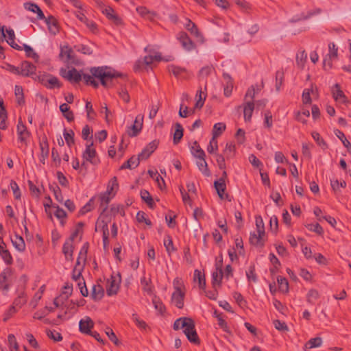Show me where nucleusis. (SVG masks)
Segmentation results:
<instances>
[{"label":"nucleus","mask_w":351,"mask_h":351,"mask_svg":"<svg viewBox=\"0 0 351 351\" xmlns=\"http://www.w3.org/2000/svg\"><path fill=\"white\" fill-rule=\"evenodd\" d=\"M169 71L172 73L176 77H180L182 73H186V70L184 68L175 66V65H169L168 66Z\"/></svg>","instance_id":"obj_48"},{"label":"nucleus","mask_w":351,"mask_h":351,"mask_svg":"<svg viewBox=\"0 0 351 351\" xmlns=\"http://www.w3.org/2000/svg\"><path fill=\"white\" fill-rule=\"evenodd\" d=\"M233 298L239 306L243 308L247 306V301L244 299V298L240 293L234 292Z\"/></svg>","instance_id":"obj_61"},{"label":"nucleus","mask_w":351,"mask_h":351,"mask_svg":"<svg viewBox=\"0 0 351 351\" xmlns=\"http://www.w3.org/2000/svg\"><path fill=\"white\" fill-rule=\"evenodd\" d=\"M173 328L175 330L183 329V332L191 343L195 345L200 343V339L195 329V322L192 318L182 317L177 319L173 323Z\"/></svg>","instance_id":"obj_2"},{"label":"nucleus","mask_w":351,"mask_h":351,"mask_svg":"<svg viewBox=\"0 0 351 351\" xmlns=\"http://www.w3.org/2000/svg\"><path fill=\"white\" fill-rule=\"evenodd\" d=\"M39 146L40 149L39 160L43 164H45V160L48 158L49 152V143L46 135L44 134L42 137V140L39 143Z\"/></svg>","instance_id":"obj_9"},{"label":"nucleus","mask_w":351,"mask_h":351,"mask_svg":"<svg viewBox=\"0 0 351 351\" xmlns=\"http://www.w3.org/2000/svg\"><path fill=\"white\" fill-rule=\"evenodd\" d=\"M17 291L19 292V294L17 298L14 299L13 304L16 307L21 308L27 302L26 295L23 290L17 289Z\"/></svg>","instance_id":"obj_34"},{"label":"nucleus","mask_w":351,"mask_h":351,"mask_svg":"<svg viewBox=\"0 0 351 351\" xmlns=\"http://www.w3.org/2000/svg\"><path fill=\"white\" fill-rule=\"evenodd\" d=\"M197 160L196 162V165L199 169V170L205 176H210V171L208 167V164L205 160V157H203L202 158H197Z\"/></svg>","instance_id":"obj_25"},{"label":"nucleus","mask_w":351,"mask_h":351,"mask_svg":"<svg viewBox=\"0 0 351 351\" xmlns=\"http://www.w3.org/2000/svg\"><path fill=\"white\" fill-rule=\"evenodd\" d=\"M82 76L86 85H90L95 88H98L99 84L95 80V76H93L92 73L91 75L88 74H83Z\"/></svg>","instance_id":"obj_47"},{"label":"nucleus","mask_w":351,"mask_h":351,"mask_svg":"<svg viewBox=\"0 0 351 351\" xmlns=\"http://www.w3.org/2000/svg\"><path fill=\"white\" fill-rule=\"evenodd\" d=\"M48 76H50L49 73H40L38 75H36L34 80H38L39 82H40L43 86L45 87H47L48 86V81L49 78Z\"/></svg>","instance_id":"obj_53"},{"label":"nucleus","mask_w":351,"mask_h":351,"mask_svg":"<svg viewBox=\"0 0 351 351\" xmlns=\"http://www.w3.org/2000/svg\"><path fill=\"white\" fill-rule=\"evenodd\" d=\"M185 297L184 291L182 289H177V291H174L171 295V302L176 305L179 309H182L184 307V300Z\"/></svg>","instance_id":"obj_14"},{"label":"nucleus","mask_w":351,"mask_h":351,"mask_svg":"<svg viewBox=\"0 0 351 351\" xmlns=\"http://www.w3.org/2000/svg\"><path fill=\"white\" fill-rule=\"evenodd\" d=\"M234 152L235 145L232 142L227 143L226 145V147L223 151L226 158L227 159L232 158L234 156Z\"/></svg>","instance_id":"obj_42"},{"label":"nucleus","mask_w":351,"mask_h":351,"mask_svg":"<svg viewBox=\"0 0 351 351\" xmlns=\"http://www.w3.org/2000/svg\"><path fill=\"white\" fill-rule=\"evenodd\" d=\"M17 134L19 136V140L21 142L26 143L27 138L30 136V132L27 130V127L23 124L21 119H19L17 126H16Z\"/></svg>","instance_id":"obj_15"},{"label":"nucleus","mask_w":351,"mask_h":351,"mask_svg":"<svg viewBox=\"0 0 351 351\" xmlns=\"http://www.w3.org/2000/svg\"><path fill=\"white\" fill-rule=\"evenodd\" d=\"M178 38L184 49L187 51H191L195 48V44L186 32H180Z\"/></svg>","instance_id":"obj_13"},{"label":"nucleus","mask_w":351,"mask_h":351,"mask_svg":"<svg viewBox=\"0 0 351 351\" xmlns=\"http://www.w3.org/2000/svg\"><path fill=\"white\" fill-rule=\"evenodd\" d=\"M60 110L68 121L71 122L74 120L73 112L70 110V107L67 104L64 103L61 104L60 106Z\"/></svg>","instance_id":"obj_28"},{"label":"nucleus","mask_w":351,"mask_h":351,"mask_svg":"<svg viewBox=\"0 0 351 351\" xmlns=\"http://www.w3.org/2000/svg\"><path fill=\"white\" fill-rule=\"evenodd\" d=\"M89 244L88 242L84 243L78 254L79 259H82V265H85Z\"/></svg>","instance_id":"obj_49"},{"label":"nucleus","mask_w":351,"mask_h":351,"mask_svg":"<svg viewBox=\"0 0 351 351\" xmlns=\"http://www.w3.org/2000/svg\"><path fill=\"white\" fill-rule=\"evenodd\" d=\"M78 19L82 23H85L86 25L94 32L97 29V25L93 21H89L87 17L83 13H79L77 14Z\"/></svg>","instance_id":"obj_35"},{"label":"nucleus","mask_w":351,"mask_h":351,"mask_svg":"<svg viewBox=\"0 0 351 351\" xmlns=\"http://www.w3.org/2000/svg\"><path fill=\"white\" fill-rule=\"evenodd\" d=\"M306 226L310 231L314 232L319 235H322L324 233L322 227L318 223L308 224Z\"/></svg>","instance_id":"obj_64"},{"label":"nucleus","mask_w":351,"mask_h":351,"mask_svg":"<svg viewBox=\"0 0 351 351\" xmlns=\"http://www.w3.org/2000/svg\"><path fill=\"white\" fill-rule=\"evenodd\" d=\"M72 241L66 240L62 246V253L67 261H73L74 246Z\"/></svg>","instance_id":"obj_18"},{"label":"nucleus","mask_w":351,"mask_h":351,"mask_svg":"<svg viewBox=\"0 0 351 351\" xmlns=\"http://www.w3.org/2000/svg\"><path fill=\"white\" fill-rule=\"evenodd\" d=\"M23 49L25 51L26 56L28 58H31L35 60V62H38L39 56L37 53H36L32 47L27 45L26 44H23Z\"/></svg>","instance_id":"obj_44"},{"label":"nucleus","mask_w":351,"mask_h":351,"mask_svg":"<svg viewBox=\"0 0 351 351\" xmlns=\"http://www.w3.org/2000/svg\"><path fill=\"white\" fill-rule=\"evenodd\" d=\"M110 195H108L107 192H105L104 194H101L100 195V200H101V204H100V208H101V215H103L106 210L108 209V204H109L111 197H110Z\"/></svg>","instance_id":"obj_37"},{"label":"nucleus","mask_w":351,"mask_h":351,"mask_svg":"<svg viewBox=\"0 0 351 351\" xmlns=\"http://www.w3.org/2000/svg\"><path fill=\"white\" fill-rule=\"evenodd\" d=\"M185 27L188 31L191 32V34L194 35L196 38L201 39L203 38L197 25L191 20L188 19V22L186 24Z\"/></svg>","instance_id":"obj_31"},{"label":"nucleus","mask_w":351,"mask_h":351,"mask_svg":"<svg viewBox=\"0 0 351 351\" xmlns=\"http://www.w3.org/2000/svg\"><path fill=\"white\" fill-rule=\"evenodd\" d=\"M213 70L214 68L212 66H204L199 70L198 77L199 79H204L210 75Z\"/></svg>","instance_id":"obj_50"},{"label":"nucleus","mask_w":351,"mask_h":351,"mask_svg":"<svg viewBox=\"0 0 351 351\" xmlns=\"http://www.w3.org/2000/svg\"><path fill=\"white\" fill-rule=\"evenodd\" d=\"M60 74L72 84H78L82 79V74L75 68H72L68 71L66 69H62Z\"/></svg>","instance_id":"obj_5"},{"label":"nucleus","mask_w":351,"mask_h":351,"mask_svg":"<svg viewBox=\"0 0 351 351\" xmlns=\"http://www.w3.org/2000/svg\"><path fill=\"white\" fill-rule=\"evenodd\" d=\"M93 326V321L88 316L85 319H82L79 322V330L83 334L89 335Z\"/></svg>","instance_id":"obj_12"},{"label":"nucleus","mask_w":351,"mask_h":351,"mask_svg":"<svg viewBox=\"0 0 351 351\" xmlns=\"http://www.w3.org/2000/svg\"><path fill=\"white\" fill-rule=\"evenodd\" d=\"M226 124L223 123H215L213 128V141H215V138L219 136L226 130Z\"/></svg>","instance_id":"obj_32"},{"label":"nucleus","mask_w":351,"mask_h":351,"mask_svg":"<svg viewBox=\"0 0 351 351\" xmlns=\"http://www.w3.org/2000/svg\"><path fill=\"white\" fill-rule=\"evenodd\" d=\"M279 289L282 293H287L289 291V282L286 278L278 276L277 278Z\"/></svg>","instance_id":"obj_41"},{"label":"nucleus","mask_w":351,"mask_h":351,"mask_svg":"<svg viewBox=\"0 0 351 351\" xmlns=\"http://www.w3.org/2000/svg\"><path fill=\"white\" fill-rule=\"evenodd\" d=\"M101 230L103 232V245L104 250H108V245H109V240H108V236H109V230L107 222L102 220L101 221Z\"/></svg>","instance_id":"obj_23"},{"label":"nucleus","mask_w":351,"mask_h":351,"mask_svg":"<svg viewBox=\"0 0 351 351\" xmlns=\"http://www.w3.org/2000/svg\"><path fill=\"white\" fill-rule=\"evenodd\" d=\"M319 297L318 291L315 289H310L307 293L306 298L307 301L309 303H314Z\"/></svg>","instance_id":"obj_59"},{"label":"nucleus","mask_w":351,"mask_h":351,"mask_svg":"<svg viewBox=\"0 0 351 351\" xmlns=\"http://www.w3.org/2000/svg\"><path fill=\"white\" fill-rule=\"evenodd\" d=\"M158 144V141H152L149 144H147V146L142 150V152L138 154V157H140L141 160L147 159L151 156V154L157 149Z\"/></svg>","instance_id":"obj_10"},{"label":"nucleus","mask_w":351,"mask_h":351,"mask_svg":"<svg viewBox=\"0 0 351 351\" xmlns=\"http://www.w3.org/2000/svg\"><path fill=\"white\" fill-rule=\"evenodd\" d=\"M264 236L265 234H262L257 231L256 232H251L249 239L250 243L256 247H263L265 245Z\"/></svg>","instance_id":"obj_17"},{"label":"nucleus","mask_w":351,"mask_h":351,"mask_svg":"<svg viewBox=\"0 0 351 351\" xmlns=\"http://www.w3.org/2000/svg\"><path fill=\"white\" fill-rule=\"evenodd\" d=\"M45 23L47 25L49 32L53 35H56L59 32L58 21L52 15L45 19Z\"/></svg>","instance_id":"obj_20"},{"label":"nucleus","mask_w":351,"mask_h":351,"mask_svg":"<svg viewBox=\"0 0 351 351\" xmlns=\"http://www.w3.org/2000/svg\"><path fill=\"white\" fill-rule=\"evenodd\" d=\"M215 189L220 199H224V192L226 189V182H221L220 180H215L214 182Z\"/></svg>","instance_id":"obj_36"},{"label":"nucleus","mask_w":351,"mask_h":351,"mask_svg":"<svg viewBox=\"0 0 351 351\" xmlns=\"http://www.w3.org/2000/svg\"><path fill=\"white\" fill-rule=\"evenodd\" d=\"M254 110V102L252 101H247L244 104V119L245 121L249 122L251 121L253 111Z\"/></svg>","instance_id":"obj_22"},{"label":"nucleus","mask_w":351,"mask_h":351,"mask_svg":"<svg viewBox=\"0 0 351 351\" xmlns=\"http://www.w3.org/2000/svg\"><path fill=\"white\" fill-rule=\"evenodd\" d=\"M332 93L333 98L335 101H340L343 104L348 102L346 96L344 93L341 90V86L339 84H335L332 88Z\"/></svg>","instance_id":"obj_16"},{"label":"nucleus","mask_w":351,"mask_h":351,"mask_svg":"<svg viewBox=\"0 0 351 351\" xmlns=\"http://www.w3.org/2000/svg\"><path fill=\"white\" fill-rule=\"evenodd\" d=\"M48 78L49 81L47 88L50 89H53L54 88H60L62 86L57 77L50 74V76H48Z\"/></svg>","instance_id":"obj_43"},{"label":"nucleus","mask_w":351,"mask_h":351,"mask_svg":"<svg viewBox=\"0 0 351 351\" xmlns=\"http://www.w3.org/2000/svg\"><path fill=\"white\" fill-rule=\"evenodd\" d=\"M10 186L13 191L14 198L16 199H20L21 197V193L17 183L14 180H12L10 181Z\"/></svg>","instance_id":"obj_58"},{"label":"nucleus","mask_w":351,"mask_h":351,"mask_svg":"<svg viewBox=\"0 0 351 351\" xmlns=\"http://www.w3.org/2000/svg\"><path fill=\"white\" fill-rule=\"evenodd\" d=\"M107 66L92 67L90 69V73L95 78L99 80L101 84L106 88H111L114 86L115 80L117 78L126 79L127 75L116 71H106Z\"/></svg>","instance_id":"obj_1"},{"label":"nucleus","mask_w":351,"mask_h":351,"mask_svg":"<svg viewBox=\"0 0 351 351\" xmlns=\"http://www.w3.org/2000/svg\"><path fill=\"white\" fill-rule=\"evenodd\" d=\"M72 52L73 49L69 45L61 47L59 57L62 60L63 57L65 56L66 60H67V58H71Z\"/></svg>","instance_id":"obj_57"},{"label":"nucleus","mask_w":351,"mask_h":351,"mask_svg":"<svg viewBox=\"0 0 351 351\" xmlns=\"http://www.w3.org/2000/svg\"><path fill=\"white\" fill-rule=\"evenodd\" d=\"M192 155L196 158H202L206 157L204 151L200 147L197 141H194L193 145L191 147Z\"/></svg>","instance_id":"obj_29"},{"label":"nucleus","mask_w":351,"mask_h":351,"mask_svg":"<svg viewBox=\"0 0 351 351\" xmlns=\"http://www.w3.org/2000/svg\"><path fill=\"white\" fill-rule=\"evenodd\" d=\"M14 94L16 97V102L19 106L25 104L24 94L23 88L21 86L16 85L14 87Z\"/></svg>","instance_id":"obj_39"},{"label":"nucleus","mask_w":351,"mask_h":351,"mask_svg":"<svg viewBox=\"0 0 351 351\" xmlns=\"http://www.w3.org/2000/svg\"><path fill=\"white\" fill-rule=\"evenodd\" d=\"M140 195H141V199L147 204V206L153 209L156 204L154 202V199L152 197V195L149 194V193L145 190V189H143L141 191V193H140Z\"/></svg>","instance_id":"obj_30"},{"label":"nucleus","mask_w":351,"mask_h":351,"mask_svg":"<svg viewBox=\"0 0 351 351\" xmlns=\"http://www.w3.org/2000/svg\"><path fill=\"white\" fill-rule=\"evenodd\" d=\"M284 79V71L282 70L277 71L276 73V89L279 91L282 84Z\"/></svg>","instance_id":"obj_56"},{"label":"nucleus","mask_w":351,"mask_h":351,"mask_svg":"<svg viewBox=\"0 0 351 351\" xmlns=\"http://www.w3.org/2000/svg\"><path fill=\"white\" fill-rule=\"evenodd\" d=\"M132 320L134 322L136 325L141 330H146L148 328L147 324L143 320L141 319L138 315L136 313L132 314Z\"/></svg>","instance_id":"obj_55"},{"label":"nucleus","mask_w":351,"mask_h":351,"mask_svg":"<svg viewBox=\"0 0 351 351\" xmlns=\"http://www.w3.org/2000/svg\"><path fill=\"white\" fill-rule=\"evenodd\" d=\"M106 334L108 337L109 339L112 341L116 346H119L121 342L117 337L115 333L110 328H107L106 330Z\"/></svg>","instance_id":"obj_63"},{"label":"nucleus","mask_w":351,"mask_h":351,"mask_svg":"<svg viewBox=\"0 0 351 351\" xmlns=\"http://www.w3.org/2000/svg\"><path fill=\"white\" fill-rule=\"evenodd\" d=\"M151 282L150 279H147L145 276H143L141 278V284L143 286V289L144 291L147 292L148 294L152 293V289L151 286H149V282Z\"/></svg>","instance_id":"obj_60"},{"label":"nucleus","mask_w":351,"mask_h":351,"mask_svg":"<svg viewBox=\"0 0 351 351\" xmlns=\"http://www.w3.org/2000/svg\"><path fill=\"white\" fill-rule=\"evenodd\" d=\"M193 280L197 281L200 289L204 290L206 289V278L205 275L199 270L195 269L194 271Z\"/></svg>","instance_id":"obj_26"},{"label":"nucleus","mask_w":351,"mask_h":351,"mask_svg":"<svg viewBox=\"0 0 351 351\" xmlns=\"http://www.w3.org/2000/svg\"><path fill=\"white\" fill-rule=\"evenodd\" d=\"M307 59V54L305 51H300L296 55V64L298 68L303 69Z\"/></svg>","instance_id":"obj_40"},{"label":"nucleus","mask_w":351,"mask_h":351,"mask_svg":"<svg viewBox=\"0 0 351 351\" xmlns=\"http://www.w3.org/2000/svg\"><path fill=\"white\" fill-rule=\"evenodd\" d=\"M104 289L103 287L97 283V285H94L92 287L90 297L94 301H99L104 296Z\"/></svg>","instance_id":"obj_19"},{"label":"nucleus","mask_w":351,"mask_h":351,"mask_svg":"<svg viewBox=\"0 0 351 351\" xmlns=\"http://www.w3.org/2000/svg\"><path fill=\"white\" fill-rule=\"evenodd\" d=\"M63 135L66 145L68 147H71L75 144L74 132L71 129L69 130L64 129Z\"/></svg>","instance_id":"obj_38"},{"label":"nucleus","mask_w":351,"mask_h":351,"mask_svg":"<svg viewBox=\"0 0 351 351\" xmlns=\"http://www.w3.org/2000/svg\"><path fill=\"white\" fill-rule=\"evenodd\" d=\"M334 132L337 137L342 142L343 145L346 147L348 148L349 147H351V143H350V141L347 140L343 132L338 129H336L334 130Z\"/></svg>","instance_id":"obj_51"},{"label":"nucleus","mask_w":351,"mask_h":351,"mask_svg":"<svg viewBox=\"0 0 351 351\" xmlns=\"http://www.w3.org/2000/svg\"><path fill=\"white\" fill-rule=\"evenodd\" d=\"M246 277L249 281H252L254 282H257L258 279L255 273L254 265H252L249 267L248 270L246 271Z\"/></svg>","instance_id":"obj_52"},{"label":"nucleus","mask_w":351,"mask_h":351,"mask_svg":"<svg viewBox=\"0 0 351 351\" xmlns=\"http://www.w3.org/2000/svg\"><path fill=\"white\" fill-rule=\"evenodd\" d=\"M12 243L14 247L19 252H24L25 250V243L23 238L19 235H15L14 239H12Z\"/></svg>","instance_id":"obj_33"},{"label":"nucleus","mask_w":351,"mask_h":351,"mask_svg":"<svg viewBox=\"0 0 351 351\" xmlns=\"http://www.w3.org/2000/svg\"><path fill=\"white\" fill-rule=\"evenodd\" d=\"M0 255L7 265H11L12 263V257L8 250L4 249L0 251Z\"/></svg>","instance_id":"obj_62"},{"label":"nucleus","mask_w":351,"mask_h":351,"mask_svg":"<svg viewBox=\"0 0 351 351\" xmlns=\"http://www.w3.org/2000/svg\"><path fill=\"white\" fill-rule=\"evenodd\" d=\"M12 274V272L10 268H5L0 274V289L3 291V295H6L10 289V284L8 281Z\"/></svg>","instance_id":"obj_7"},{"label":"nucleus","mask_w":351,"mask_h":351,"mask_svg":"<svg viewBox=\"0 0 351 351\" xmlns=\"http://www.w3.org/2000/svg\"><path fill=\"white\" fill-rule=\"evenodd\" d=\"M119 189V184L117 181V178L114 176L108 182L107 186V190L106 192L108 195L112 194V197H114Z\"/></svg>","instance_id":"obj_27"},{"label":"nucleus","mask_w":351,"mask_h":351,"mask_svg":"<svg viewBox=\"0 0 351 351\" xmlns=\"http://www.w3.org/2000/svg\"><path fill=\"white\" fill-rule=\"evenodd\" d=\"M311 135L313 138L317 143V145L320 146L323 149H326L328 148V145L326 142L321 137L320 134L318 132H313Z\"/></svg>","instance_id":"obj_46"},{"label":"nucleus","mask_w":351,"mask_h":351,"mask_svg":"<svg viewBox=\"0 0 351 351\" xmlns=\"http://www.w3.org/2000/svg\"><path fill=\"white\" fill-rule=\"evenodd\" d=\"M143 121V116L138 115L134 120V124L130 128L132 132L128 130V134L131 137L136 136L142 130Z\"/></svg>","instance_id":"obj_11"},{"label":"nucleus","mask_w":351,"mask_h":351,"mask_svg":"<svg viewBox=\"0 0 351 351\" xmlns=\"http://www.w3.org/2000/svg\"><path fill=\"white\" fill-rule=\"evenodd\" d=\"M93 142H92L90 145H87L86 147V149L83 153V158L86 161L90 162L93 165H97L99 162V159H95L97 152L96 150L93 148Z\"/></svg>","instance_id":"obj_8"},{"label":"nucleus","mask_w":351,"mask_h":351,"mask_svg":"<svg viewBox=\"0 0 351 351\" xmlns=\"http://www.w3.org/2000/svg\"><path fill=\"white\" fill-rule=\"evenodd\" d=\"M36 71V66L32 62L23 61L21 63V75L23 77H31L34 78Z\"/></svg>","instance_id":"obj_6"},{"label":"nucleus","mask_w":351,"mask_h":351,"mask_svg":"<svg viewBox=\"0 0 351 351\" xmlns=\"http://www.w3.org/2000/svg\"><path fill=\"white\" fill-rule=\"evenodd\" d=\"M328 53L323 62V66L324 69H330L332 66V60L337 59L338 57V47L334 43L328 44Z\"/></svg>","instance_id":"obj_4"},{"label":"nucleus","mask_w":351,"mask_h":351,"mask_svg":"<svg viewBox=\"0 0 351 351\" xmlns=\"http://www.w3.org/2000/svg\"><path fill=\"white\" fill-rule=\"evenodd\" d=\"M223 276V271H217L213 272L212 274V284L213 287H215L217 285L220 286L221 284V280Z\"/></svg>","instance_id":"obj_45"},{"label":"nucleus","mask_w":351,"mask_h":351,"mask_svg":"<svg viewBox=\"0 0 351 351\" xmlns=\"http://www.w3.org/2000/svg\"><path fill=\"white\" fill-rule=\"evenodd\" d=\"M136 12L143 17L147 19H152L155 15L153 12H151L147 8L143 6L136 8Z\"/></svg>","instance_id":"obj_54"},{"label":"nucleus","mask_w":351,"mask_h":351,"mask_svg":"<svg viewBox=\"0 0 351 351\" xmlns=\"http://www.w3.org/2000/svg\"><path fill=\"white\" fill-rule=\"evenodd\" d=\"M121 281V277L119 273L117 276H111L110 278L108 280V285L106 287V293L108 296L114 295L118 293Z\"/></svg>","instance_id":"obj_3"},{"label":"nucleus","mask_w":351,"mask_h":351,"mask_svg":"<svg viewBox=\"0 0 351 351\" xmlns=\"http://www.w3.org/2000/svg\"><path fill=\"white\" fill-rule=\"evenodd\" d=\"M184 134V129L180 123H175V132L173 134V142L174 145L178 144L182 140Z\"/></svg>","instance_id":"obj_24"},{"label":"nucleus","mask_w":351,"mask_h":351,"mask_svg":"<svg viewBox=\"0 0 351 351\" xmlns=\"http://www.w3.org/2000/svg\"><path fill=\"white\" fill-rule=\"evenodd\" d=\"M141 160V158H140L138 156L137 157H136V156H132L121 166L120 169H134L138 166Z\"/></svg>","instance_id":"obj_21"}]
</instances>
